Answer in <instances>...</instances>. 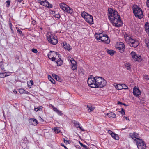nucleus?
<instances>
[{
  "mask_svg": "<svg viewBox=\"0 0 149 149\" xmlns=\"http://www.w3.org/2000/svg\"><path fill=\"white\" fill-rule=\"evenodd\" d=\"M24 91V89H20L19 91V92L21 94H23V92Z\"/></svg>",
  "mask_w": 149,
  "mask_h": 149,
  "instance_id": "obj_46",
  "label": "nucleus"
},
{
  "mask_svg": "<svg viewBox=\"0 0 149 149\" xmlns=\"http://www.w3.org/2000/svg\"><path fill=\"white\" fill-rule=\"evenodd\" d=\"M48 57L49 58V59H51V57H52L51 56V54H48Z\"/></svg>",
  "mask_w": 149,
  "mask_h": 149,
  "instance_id": "obj_63",
  "label": "nucleus"
},
{
  "mask_svg": "<svg viewBox=\"0 0 149 149\" xmlns=\"http://www.w3.org/2000/svg\"><path fill=\"white\" fill-rule=\"evenodd\" d=\"M144 42L146 45L147 47L149 48V40L147 39H145L144 40Z\"/></svg>",
  "mask_w": 149,
  "mask_h": 149,
  "instance_id": "obj_34",
  "label": "nucleus"
},
{
  "mask_svg": "<svg viewBox=\"0 0 149 149\" xmlns=\"http://www.w3.org/2000/svg\"><path fill=\"white\" fill-rule=\"evenodd\" d=\"M108 18L113 25L117 27L122 26L123 23L118 12L111 8L108 9Z\"/></svg>",
  "mask_w": 149,
  "mask_h": 149,
  "instance_id": "obj_1",
  "label": "nucleus"
},
{
  "mask_svg": "<svg viewBox=\"0 0 149 149\" xmlns=\"http://www.w3.org/2000/svg\"><path fill=\"white\" fill-rule=\"evenodd\" d=\"M10 0H7L6 2V6L7 7H8L10 6Z\"/></svg>",
  "mask_w": 149,
  "mask_h": 149,
  "instance_id": "obj_37",
  "label": "nucleus"
},
{
  "mask_svg": "<svg viewBox=\"0 0 149 149\" xmlns=\"http://www.w3.org/2000/svg\"><path fill=\"white\" fill-rule=\"evenodd\" d=\"M102 36V33L96 34L95 35V38L97 40H100L101 36Z\"/></svg>",
  "mask_w": 149,
  "mask_h": 149,
  "instance_id": "obj_21",
  "label": "nucleus"
},
{
  "mask_svg": "<svg viewBox=\"0 0 149 149\" xmlns=\"http://www.w3.org/2000/svg\"><path fill=\"white\" fill-rule=\"evenodd\" d=\"M60 8L64 10V9L66 8V6H67V5L66 4L64 3H61L60 5Z\"/></svg>",
  "mask_w": 149,
  "mask_h": 149,
  "instance_id": "obj_22",
  "label": "nucleus"
},
{
  "mask_svg": "<svg viewBox=\"0 0 149 149\" xmlns=\"http://www.w3.org/2000/svg\"><path fill=\"white\" fill-rule=\"evenodd\" d=\"M47 1H41V0H39L38 3L41 5L44 6H47Z\"/></svg>",
  "mask_w": 149,
  "mask_h": 149,
  "instance_id": "obj_19",
  "label": "nucleus"
},
{
  "mask_svg": "<svg viewBox=\"0 0 149 149\" xmlns=\"http://www.w3.org/2000/svg\"><path fill=\"white\" fill-rule=\"evenodd\" d=\"M145 30L149 29V23L148 22H146L145 24Z\"/></svg>",
  "mask_w": 149,
  "mask_h": 149,
  "instance_id": "obj_35",
  "label": "nucleus"
},
{
  "mask_svg": "<svg viewBox=\"0 0 149 149\" xmlns=\"http://www.w3.org/2000/svg\"><path fill=\"white\" fill-rule=\"evenodd\" d=\"M55 79L59 82H61L62 80L58 76L57 77H56Z\"/></svg>",
  "mask_w": 149,
  "mask_h": 149,
  "instance_id": "obj_43",
  "label": "nucleus"
},
{
  "mask_svg": "<svg viewBox=\"0 0 149 149\" xmlns=\"http://www.w3.org/2000/svg\"><path fill=\"white\" fill-rule=\"evenodd\" d=\"M138 149H145L146 148L144 141L142 139H137L136 142Z\"/></svg>",
  "mask_w": 149,
  "mask_h": 149,
  "instance_id": "obj_6",
  "label": "nucleus"
},
{
  "mask_svg": "<svg viewBox=\"0 0 149 149\" xmlns=\"http://www.w3.org/2000/svg\"><path fill=\"white\" fill-rule=\"evenodd\" d=\"M23 94H31V93L29 92H28L27 91H26L24 89V91L23 92Z\"/></svg>",
  "mask_w": 149,
  "mask_h": 149,
  "instance_id": "obj_45",
  "label": "nucleus"
},
{
  "mask_svg": "<svg viewBox=\"0 0 149 149\" xmlns=\"http://www.w3.org/2000/svg\"><path fill=\"white\" fill-rule=\"evenodd\" d=\"M146 5L149 8V0H147L146 1Z\"/></svg>",
  "mask_w": 149,
  "mask_h": 149,
  "instance_id": "obj_55",
  "label": "nucleus"
},
{
  "mask_svg": "<svg viewBox=\"0 0 149 149\" xmlns=\"http://www.w3.org/2000/svg\"><path fill=\"white\" fill-rule=\"evenodd\" d=\"M47 39L49 42L52 45H56L58 42L57 37H55L52 35L47 36Z\"/></svg>",
  "mask_w": 149,
  "mask_h": 149,
  "instance_id": "obj_7",
  "label": "nucleus"
},
{
  "mask_svg": "<svg viewBox=\"0 0 149 149\" xmlns=\"http://www.w3.org/2000/svg\"><path fill=\"white\" fill-rule=\"evenodd\" d=\"M87 82L89 86L91 88H102L107 83L106 81L103 78L98 77L89 78Z\"/></svg>",
  "mask_w": 149,
  "mask_h": 149,
  "instance_id": "obj_2",
  "label": "nucleus"
},
{
  "mask_svg": "<svg viewBox=\"0 0 149 149\" xmlns=\"http://www.w3.org/2000/svg\"><path fill=\"white\" fill-rule=\"evenodd\" d=\"M11 72H5L4 73L5 74V77L9 76L10 75Z\"/></svg>",
  "mask_w": 149,
  "mask_h": 149,
  "instance_id": "obj_40",
  "label": "nucleus"
},
{
  "mask_svg": "<svg viewBox=\"0 0 149 149\" xmlns=\"http://www.w3.org/2000/svg\"><path fill=\"white\" fill-rule=\"evenodd\" d=\"M69 140H67L64 141V142L66 144H69Z\"/></svg>",
  "mask_w": 149,
  "mask_h": 149,
  "instance_id": "obj_53",
  "label": "nucleus"
},
{
  "mask_svg": "<svg viewBox=\"0 0 149 149\" xmlns=\"http://www.w3.org/2000/svg\"><path fill=\"white\" fill-rule=\"evenodd\" d=\"M55 15H54L55 17L56 18L58 19L60 18L61 17V16L59 14V13L58 12H55Z\"/></svg>",
  "mask_w": 149,
  "mask_h": 149,
  "instance_id": "obj_33",
  "label": "nucleus"
},
{
  "mask_svg": "<svg viewBox=\"0 0 149 149\" xmlns=\"http://www.w3.org/2000/svg\"><path fill=\"white\" fill-rule=\"evenodd\" d=\"M57 113V114L58 115H59L60 116H61L63 113H62V112H61V111H60V110H58V112Z\"/></svg>",
  "mask_w": 149,
  "mask_h": 149,
  "instance_id": "obj_47",
  "label": "nucleus"
},
{
  "mask_svg": "<svg viewBox=\"0 0 149 149\" xmlns=\"http://www.w3.org/2000/svg\"><path fill=\"white\" fill-rule=\"evenodd\" d=\"M72 123L73 124H74L75 126L77 128H79L82 131H85L84 129L82 128V127H80L79 126V123L78 122L75 120H73L72 121Z\"/></svg>",
  "mask_w": 149,
  "mask_h": 149,
  "instance_id": "obj_13",
  "label": "nucleus"
},
{
  "mask_svg": "<svg viewBox=\"0 0 149 149\" xmlns=\"http://www.w3.org/2000/svg\"><path fill=\"white\" fill-rule=\"evenodd\" d=\"M100 40L104 43L107 44H109L110 42V39L107 35L103 34H102V36H101Z\"/></svg>",
  "mask_w": 149,
  "mask_h": 149,
  "instance_id": "obj_9",
  "label": "nucleus"
},
{
  "mask_svg": "<svg viewBox=\"0 0 149 149\" xmlns=\"http://www.w3.org/2000/svg\"><path fill=\"white\" fill-rule=\"evenodd\" d=\"M123 103L120 102H118V103H117V104L118 105H123Z\"/></svg>",
  "mask_w": 149,
  "mask_h": 149,
  "instance_id": "obj_61",
  "label": "nucleus"
},
{
  "mask_svg": "<svg viewBox=\"0 0 149 149\" xmlns=\"http://www.w3.org/2000/svg\"><path fill=\"white\" fill-rule=\"evenodd\" d=\"M61 146L63 147L65 149H68L67 148V147L64 145L63 144L61 143Z\"/></svg>",
  "mask_w": 149,
  "mask_h": 149,
  "instance_id": "obj_54",
  "label": "nucleus"
},
{
  "mask_svg": "<svg viewBox=\"0 0 149 149\" xmlns=\"http://www.w3.org/2000/svg\"><path fill=\"white\" fill-rule=\"evenodd\" d=\"M110 118H114L116 117V115L113 112H111L106 114Z\"/></svg>",
  "mask_w": 149,
  "mask_h": 149,
  "instance_id": "obj_16",
  "label": "nucleus"
},
{
  "mask_svg": "<svg viewBox=\"0 0 149 149\" xmlns=\"http://www.w3.org/2000/svg\"><path fill=\"white\" fill-rule=\"evenodd\" d=\"M32 51L35 53H37L38 52V51L37 49H32Z\"/></svg>",
  "mask_w": 149,
  "mask_h": 149,
  "instance_id": "obj_48",
  "label": "nucleus"
},
{
  "mask_svg": "<svg viewBox=\"0 0 149 149\" xmlns=\"http://www.w3.org/2000/svg\"><path fill=\"white\" fill-rule=\"evenodd\" d=\"M79 143L81 145V146L82 147H84L85 149H90V148H89V147H88L87 146H86V145H84L81 142L79 141Z\"/></svg>",
  "mask_w": 149,
  "mask_h": 149,
  "instance_id": "obj_32",
  "label": "nucleus"
},
{
  "mask_svg": "<svg viewBox=\"0 0 149 149\" xmlns=\"http://www.w3.org/2000/svg\"><path fill=\"white\" fill-rule=\"evenodd\" d=\"M129 136L130 137L132 138V139H133L135 142H136V140L135 139L136 138L134 134H133V133H130L129 134Z\"/></svg>",
  "mask_w": 149,
  "mask_h": 149,
  "instance_id": "obj_30",
  "label": "nucleus"
},
{
  "mask_svg": "<svg viewBox=\"0 0 149 149\" xmlns=\"http://www.w3.org/2000/svg\"><path fill=\"white\" fill-rule=\"evenodd\" d=\"M29 122L31 124L36 126V125L38 124L37 120L35 118H31L29 119Z\"/></svg>",
  "mask_w": 149,
  "mask_h": 149,
  "instance_id": "obj_14",
  "label": "nucleus"
},
{
  "mask_svg": "<svg viewBox=\"0 0 149 149\" xmlns=\"http://www.w3.org/2000/svg\"><path fill=\"white\" fill-rule=\"evenodd\" d=\"M133 12L136 17L139 19L143 17V15L141 8L136 6L133 7Z\"/></svg>",
  "mask_w": 149,
  "mask_h": 149,
  "instance_id": "obj_4",
  "label": "nucleus"
},
{
  "mask_svg": "<svg viewBox=\"0 0 149 149\" xmlns=\"http://www.w3.org/2000/svg\"><path fill=\"white\" fill-rule=\"evenodd\" d=\"M52 107L53 108V110L54 111H55L57 113L58 112V111L59 110L57 109L55 107L53 106H52Z\"/></svg>",
  "mask_w": 149,
  "mask_h": 149,
  "instance_id": "obj_41",
  "label": "nucleus"
},
{
  "mask_svg": "<svg viewBox=\"0 0 149 149\" xmlns=\"http://www.w3.org/2000/svg\"><path fill=\"white\" fill-rule=\"evenodd\" d=\"M111 136L112 137L116 140H118L119 139V138L118 135L114 133L113 134H111Z\"/></svg>",
  "mask_w": 149,
  "mask_h": 149,
  "instance_id": "obj_24",
  "label": "nucleus"
},
{
  "mask_svg": "<svg viewBox=\"0 0 149 149\" xmlns=\"http://www.w3.org/2000/svg\"><path fill=\"white\" fill-rule=\"evenodd\" d=\"M121 86L122 87V88H117L118 90L119 89H126L128 88V86H126L125 84H121Z\"/></svg>",
  "mask_w": 149,
  "mask_h": 149,
  "instance_id": "obj_29",
  "label": "nucleus"
},
{
  "mask_svg": "<svg viewBox=\"0 0 149 149\" xmlns=\"http://www.w3.org/2000/svg\"><path fill=\"white\" fill-rule=\"evenodd\" d=\"M5 74L3 73H0V77L1 78H5Z\"/></svg>",
  "mask_w": 149,
  "mask_h": 149,
  "instance_id": "obj_44",
  "label": "nucleus"
},
{
  "mask_svg": "<svg viewBox=\"0 0 149 149\" xmlns=\"http://www.w3.org/2000/svg\"><path fill=\"white\" fill-rule=\"evenodd\" d=\"M115 51L113 50H107V52L111 56L113 55L115 53Z\"/></svg>",
  "mask_w": 149,
  "mask_h": 149,
  "instance_id": "obj_26",
  "label": "nucleus"
},
{
  "mask_svg": "<svg viewBox=\"0 0 149 149\" xmlns=\"http://www.w3.org/2000/svg\"><path fill=\"white\" fill-rule=\"evenodd\" d=\"M52 76L55 79L56 77H57L58 75L54 73L52 74Z\"/></svg>",
  "mask_w": 149,
  "mask_h": 149,
  "instance_id": "obj_49",
  "label": "nucleus"
},
{
  "mask_svg": "<svg viewBox=\"0 0 149 149\" xmlns=\"http://www.w3.org/2000/svg\"><path fill=\"white\" fill-rule=\"evenodd\" d=\"M146 31L148 34L149 36V29L146 30Z\"/></svg>",
  "mask_w": 149,
  "mask_h": 149,
  "instance_id": "obj_64",
  "label": "nucleus"
},
{
  "mask_svg": "<svg viewBox=\"0 0 149 149\" xmlns=\"http://www.w3.org/2000/svg\"><path fill=\"white\" fill-rule=\"evenodd\" d=\"M131 55L134 60L139 62L141 61L142 59L141 56L139 55H137L135 52L132 51L131 52Z\"/></svg>",
  "mask_w": 149,
  "mask_h": 149,
  "instance_id": "obj_8",
  "label": "nucleus"
},
{
  "mask_svg": "<svg viewBox=\"0 0 149 149\" xmlns=\"http://www.w3.org/2000/svg\"><path fill=\"white\" fill-rule=\"evenodd\" d=\"M50 52H51V53H55L56 55H58V53L54 51H50Z\"/></svg>",
  "mask_w": 149,
  "mask_h": 149,
  "instance_id": "obj_62",
  "label": "nucleus"
},
{
  "mask_svg": "<svg viewBox=\"0 0 149 149\" xmlns=\"http://www.w3.org/2000/svg\"><path fill=\"white\" fill-rule=\"evenodd\" d=\"M143 79H146V80H149V77H148V76L147 75H144L143 78Z\"/></svg>",
  "mask_w": 149,
  "mask_h": 149,
  "instance_id": "obj_38",
  "label": "nucleus"
},
{
  "mask_svg": "<svg viewBox=\"0 0 149 149\" xmlns=\"http://www.w3.org/2000/svg\"><path fill=\"white\" fill-rule=\"evenodd\" d=\"M39 119L40 120V121L42 122H43L44 121V120L41 117H39Z\"/></svg>",
  "mask_w": 149,
  "mask_h": 149,
  "instance_id": "obj_58",
  "label": "nucleus"
},
{
  "mask_svg": "<svg viewBox=\"0 0 149 149\" xmlns=\"http://www.w3.org/2000/svg\"><path fill=\"white\" fill-rule=\"evenodd\" d=\"M57 65L58 66H60L62 65L63 64V62L62 60L60 58H59L56 61Z\"/></svg>",
  "mask_w": 149,
  "mask_h": 149,
  "instance_id": "obj_18",
  "label": "nucleus"
},
{
  "mask_svg": "<svg viewBox=\"0 0 149 149\" xmlns=\"http://www.w3.org/2000/svg\"><path fill=\"white\" fill-rule=\"evenodd\" d=\"M47 6H46V7L49 8H52V5L51 4L49 3L48 1L47 2Z\"/></svg>",
  "mask_w": 149,
  "mask_h": 149,
  "instance_id": "obj_39",
  "label": "nucleus"
},
{
  "mask_svg": "<svg viewBox=\"0 0 149 149\" xmlns=\"http://www.w3.org/2000/svg\"><path fill=\"white\" fill-rule=\"evenodd\" d=\"M52 107L53 108V110L54 111H55L57 113L58 112V111L59 110L57 109L55 107L53 106H52Z\"/></svg>",
  "mask_w": 149,
  "mask_h": 149,
  "instance_id": "obj_42",
  "label": "nucleus"
},
{
  "mask_svg": "<svg viewBox=\"0 0 149 149\" xmlns=\"http://www.w3.org/2000/svg\"><path fill=\"white\" fill-rule=\"evenodd\" d=\"M133 134H134L135 138V139L136 140V142L137 141V139H139V134H138L136 132H134Z\"/></svg>",
  "mask_w": 149,
  "mask_h": 149,
  "instance_id": "obj_28",
  "label": "nucleus"
},
{
  "mask_svg": "<svg viewBox=\"0 0 149 149\" xmlns=\"http://www.w3.org/2000/svg\"><path fill=\"white\" fill-rule=\"evenodd\" d=\"M117 49L120 50V52L122 53L123 52L125 49V45L123 42H120L117 47Z\"/></svg>",
  "mask_w": 149,
  "mask_h": 149,
  "instance_id": "obj_11",
  "label": "nucleus"
},
{
  "mask_svg": "<svg viewBox=\"0 0 149 149\" xmlns=\"http://www.w3.org/2000/svg\"><path fill=\"white\" fill-rule=\"evenodd\" d=\"M17 31L18 33H19L20 34H21L22 33V31L20 30V29H18V30H17Z\"/></svg>",
  "mask_w": 149,
  "mask_h": 149,
  "instance_id": "obj_51",
  "label": "nucleus"
},
{
  "mask_svg": "<svg viewBox=\"0 0 149 149\" xmlns=\"http://www.w3.org/2000/svg\"><path fill=\"white\" fill-rule=\"evenodd\" d=\"M0 67L2 70L3 71H6V70L5 69L3 65V61H1L0 63Z\"/></svg>",
  "mask_w": 149,
  "mask_h": 149,
  "instance_id": "obj_25",
  "label": "nucleus"
},
{
  "mask_svg": "<svg viewBox=\"0 0 149 149\" xmlns=\"http://www.w3.org/2000/svg\"><path fill=\"white\" fill-rule=\"evenodd\" d=\"M124 117L126 120H128V121H130V119L128 117L125 116H124Z\"/></svg>",
  "mask_w": 149,
  "mask_h": 149,
  "instance_id": "obj_57",
  "label": "nucleus"
},
{
  "mask_svg": "<svg viewBox=\"0 0 149 149\" xmlns=\"http://www.w3.org/2000/svg\"><path fill=\"white\" fill-rule=\"evenodd\" d=\"M108 132L109 133V134H110L111 135V134H113V132L111 131L110 130H109L108 131Z\"/></svg>",
  "mask_w": 149,
  "mask_h": 149,
  "instance_id": "obj_52",
  "label": "nucleus"
},
{
  "mask_svg": "<svg viewBox=\"0 0 149 149\" xmlns=\"http://www.w3.org/2000/svg\"><path fill=\"white\" fill-rule=\"evenodd\" d=\"M63 47L64 48L68 51H70L71 49L69 44L68 43H63Z\"/></svg>",
  "mask_w": 149,
  "mask_h": 149,
  "instance_id": "obj_17",
  "label": "nucleus"
},
{
  "mask_svg": "<svg viewBox=\"0 0 149 149\" xmlns=\"http://www.w3.org/2000/svg\"><path fill=\"white\" fill-rule=\"evenodd\" d=\"M64 11L70 14H72L73 12V9L68 5H67V6L66 7L65 9H64Z\"/></svg>",
  "mask_w": 149,
  "mask_h": 149,
  "instance_id": "obj_15",
  "label": "nucleus"
},
{
  "mask_svg": "<svg viewBox=\"0 0 149 149\" xmlns=\"http://www.w3.org/2000/svg\"><path fill=\"white\" fill-rule=\"evenodd\" d=\"M87 107L88 109V110H90V111L93 110L94 109V107H92L90 104H88L87 106Z\"/></svg>",
  "mask_w": 149,
  "mask_h": 149,
  "instance_id": "obj_31",
  "label": "nucleus"
},
{
  "mask_svg": "<svg viewBox=\"0 0 149 149\" xmlns=\"http://www.w3.org/2000/svg\"><path fill=\"white\" fill-rule=\"evenodd\" d=\"M120 112L121 114L122 115L125 114V111H123V112L120 111Z\"/></svg>",
  "mask_w": 149,
  "mask_h": 149,
  "instance_id": "obj_59",
  "label": "nucleus"
},
{
  "mask_svg": "<svg viewBox=\"0 0 149 149\" xmlns=\"http://www.w3.org/2000/svg\"><path fill=\"white\" fill-rule=\"evenodd\" d=\"M51 60L52 61H55L56 59V58H55V57H51Z\"/></svg>",
  "mask_w": 149,
  "mask_h": 149,
  "instance_id": "obj_56",
  "label": "nucleus"
},
{
  "mask_svg": "<svg viewBox=\"0 0 149 149\" xmlns=\"http://www.w3.org/2000/svg\"><path fill=\"white\" fill-rule=\"evenodd\" d=\"M70 61L72 65V69L74 71H76L77 68V65L76 61L73 59L71 60Z\"/></svg>",
  "mask_w": 149,
  "mask_h": 149,
  "instance_id": "obj_12",
  "label": "nucleus"
},
{
  "mask_svg": "<svg viewBox=\"0 0 149 149\" xmlns=\"http://www.w3.org/2000/svg\"><path fill=\"white\" fill-rule=\"evenodd\" d=\"M52 130H54V131L55 133H58L60 132L59 128L58 127H55L53 129H52Z\"/></svg>",
  "mask_w": 149,
  "mask_h": 149,
  "instance_id": "obj_27",
  "label": "nucleus"
},
{
  "mask_svg": "<svg viewBox=\"0 0 149 149\" xmlns=\"http://www.w3.org/2000/svg\"><path fill=\"white\" fill-rule=\"evenodd\" d=\"M28 83V85H29V84H31V85H30L31 86L33 84V81L32 80H30Z\"/></svg>",
  "mask_w": 149,
  "mask_h": 149,
  "instance_id": "obj_50",
  "label": "nucleus"
},
{
  "mask_svg": "<svg viewBox=\"0 0 149 149\" xmlns=\"http://www.w3.org/2000/svg\"><path fill=\"white\" fill-rule=\"evenodd\" d=\"M48 79L53 84H54L55 83V81L53 79L52 76L50 75L48 76Z\"/></svg>",
  "mask_w": 149,
  "mask_h": 149,
  "instance_id": "obj_23",
  "label": "nucleus"
},
{
  "mask_svg": "<svg viewBox=\"0 0 149 149\" xmlns=\"http://www.w3.org/2000/svg\"><path fill=\"white\" fill-rule=\"evenodd\" d=\"M133 94L136 97L138 98L139 97V95H141V92L139 88L134 87L133 88Z\"/></svg>",
  "mask_w": 149,
  "mask_h": 149,
  "instance_id": "obj_10",
  "label": "nucleus"
},
{
  "mask_svg": "<svg viewBox=\"0 0 149 149\" xmlns=\"http://www.w3.org/2000/svg\"><path fill=\"white\" fill-rule=\"evenodd\" d=\"M125 67L126 68L129 70H130L131 69V67H130V65L129 64H126L125 65Z\"/></svg>",
  "mask_w": 149,
  "mask_h": 149,
  "instance_id": "obj_36",
  "label": "nucleus"
},
{
  "mask_svg": "<svg viewBox=\"0 0 149 149\" xmlns=\"http://www.w3.org/2000/svg\"><path fill=\"white\" fill-rule=\"evenodd\" d=\"M124 36L125 41L128 44H130L131 46L136 48L138 46V41L136 39H133L130 36L127 34L124 35Z\"/></svg>",
  "mask_w": 149,
  "mask_h": 149,
  "instance_id": "obj_3",
  "label": "nucleus"
},
{
  "mask_svg": "<svg viewBox=\"0 0 149 149\" xmlns=\"http://www.w3.org/2000/svg\"><path fill=\"white\" fill-rule=\"evenodd\" d=\"M43 107L42 106H39L37 108L35 107L34 108V111L36 112H38L39 111H41L42 110Z\"/></svg>",
  "mask_w": 149,
  "mask_h": 149,
  "instance_id": "obj_20",
  "label": "nucleus"
},
{
  "mask_svg": "<svg viewBox=\"0 0 149 149\" xmlns=\"http://www.w3.org/2000/svg\"><path fill=\"white\" fill-rule=\"evenodd\" d=\"M9 26H10V28L11 30L13 31V29H12V24L11 23L9 24Z\"/></svg>",
  "mask_w": 149,
  "mask_h": 149,
  "instance_id": "obj_60",
  "label": "nucleus"
},
{
  "mask_svg": "<svg viewBox=\"0 0 149 149\" xmlns=\"http://www.w3.org/2000/svg\"><path fill=\"white\" fill-rule=\"evenodd\" d=\"M81 15L87 22L91 24H93V17L91 15L84 11L82 12Z\"/></svg>",
  "mask_w": 149,
  "mask_h": 149,
  "instance_id": "obj_5",
  "label": "nucleus"
}]
</instances>
